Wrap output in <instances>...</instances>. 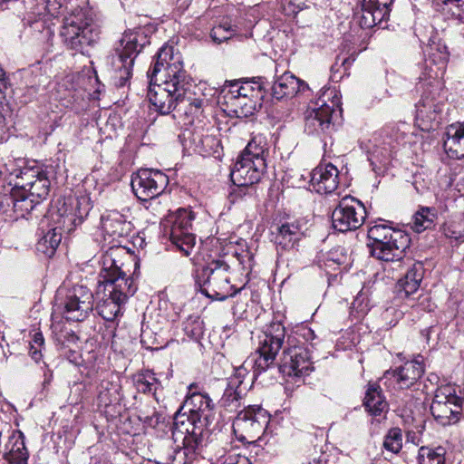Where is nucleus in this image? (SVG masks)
<instances>
[{
    "instance_id": "nucleus-1",
    "label": "nucleus",
    "mask_w": 464,
    "mask_h": 464,
    "mask_svg": "<svg viewBox=\"0 0 464 464\" xmlns=\"http://www.w3.org/2000/svg\"><path fill=\"white\" fill-rule=\"evenodd\" d=\"M150 87L148 99L161 114L175 110L184 114L188 121L198 113L206 102L202 89L186 82V71L179 53H174L173 46L164 45L157 53L156 61L148 72Z\"/></svg>"
},
{
    "instance_id": "nucleus-2",
    "label": "nucleus",
    "mask_w": 464,
    "mask_h": 464,
    "mask_svg": "<svg viewBox=\"0 0 464 464\" xmlns=\"http://www.w3.org/2000/svg\"><path fill=\"white\" fill-rule=\"evenodd\" d=\"M233 264L213 259L197 271L196 282L208 298L224 301L241 291L249 281L254 255L246 247L233 252Z\"/></svg>"
},
{
    "instance_id": "nucleus-3",
    "label": "nucleus",
    "mask_w": 464,
    "mask_h": 464,
    "mask_svg": "<svg viewBox=\"0 0 464 464\" xmlns=\"http://www.w3.org/2000/svg\"><path fill=\"white\" fill-rule=\"evenodd\" d=\"M126 256L121 247H111L101 259L99 287L103 285V296L99 300L96 310L108 322L122 315L128 299L137 291L132 276L123 270L121 257Z\"/></svg>"
},
{
    "instance_id": "nucleus-4",
    "label": "nucleus",
    "mask_w": 464,
    "mask_h": 464,
    "mask_svg": "<svg viewBox=\"0 0 464 464\" xmlns=\"http://www.w3.org/2000/svg\"><path fill=\"white\" fill-rule=\"evenodd\" d=\"M60 16L63 19L59 36L68 49L83 53L99 41L100 27L89 11L74 6L68 0V9Z\"/></svg>"
},
{
    "instance_id": "nucleus-5",
    "label": "nucleus",
    "mask_w": 464,
    "mask_h": 464,
    "mask_svg": "<svg viewBox=\"0 0 464 464\" xmlns=\"http://www.w3.org/2000/svg\"><path fill=\"white\" fill-rule=\"evenodd\" d=\"M147 44V35L139 29L126 32L114 47L108 61L114 72L112 78L116 87L122 88L128 84L132 75L134 60Z\"/></svg>"
},
{
    "instance_id": "nucleus-6",
    "label": "nucleus",
    "mask_w": 464,
    "mask_h": 464,
    "mask_svg": "<svg viewBox=\"0 0 464 464\" xmlns=\"http://www.w3.org/2000/svg\"><path fill=\"white\" fill-rule=\"evenodd\" d=\"M368 238L367 246L371 256L384 262L401 260L411 242L409 235L404 231L382 224L371 227Z\"/></svg>"
},
{
    "instance_id": "nucleus-7",
    "label": "nucleus",
    "mask_w": 464,
    "mask_h": 464,
    "mask_svg": "<svg viewBox=\"0 0 464 464\" xmlns=\"http://www.w3.org/2000/svg\"><path fill=\"white\" fill-rule=\"evenodd\" d=\"M422 94L416 104L415 121L423 131L436 130L441 121L446 92L443 82H422Z\"/></svg>"
},
{
    "instance_id": "nucleus-8",
    "label": "nucleus",
    "mask_w": 464,
    "mask_h": 464,
    "mask_svg": "<svg viewBox=\"0 0 464 464\" xmlns=\"http://www.w3.org/2000/svg\"><path fill=\"white\" fill-rule=\"evenodd\" d=\"M463 408L462 390L455 384L447 383L436 389L430 411L438 424L450 426L463 418Z\"/></svg>"
},
{
    "instance_id": "nucleus-9",
    "label": "nucleus",
    "mask_w": 464,
    "mask_h": 464,
    "mask_svg": "<svg viewBox=\"0 0 464 464\" xmlns=\"http://www.w3.org/2000/svg\"><path fill=\"white\" fill-rule=\"evenodd\" d=\"M55 306L67 321L82 322L93 310L92 292L82 285L61 286L56 293Z\"/></svg>"
},
{
    "instance_id": "nucleus-10",
    "label": "nucleus",
    "mask_w": 464,
    "mask_h": 464,
    "mask_svg": "<svg viewBox=\"0 0 464 464\" xmlns=\"http://www.w3.org/2000/svg\"><path fill=\"white\" fill-rule=\"evenodd\" d=\"M189 415L187 421H181L180 428L185 431H195L208 438L207 427L212 422L215 415V404L206 392H201L197 384L188 386V396L185 401Z\"/></svg>"
},
{
    "instance_id": "nucleus-11",
    "label": "nucleus",
    "mask_w": 464,
    "mask_h": 464,
    "mask_svg": "<svg viewBox=\"0 0 464 464\" xmlns=\"http://www.w3.org/2000/svg\"><path fill=\"white\" fill-rule=\"evenodd\" d=\"M285 332V326L276 322L271 324L258 336L256 357L251 360L254 377L256 378L266 371L278 370L279 365L276 363V357L283 346Z\"/></svg>"
},
{
    "instance_id": "nucleus-12",
    "label": "nucleus",
    "mask_w": 464,
    "mask_h": 464,
    "mask_svg": "<svg viewBox=\"0 0 464 464\" xmlns=\"http://www.w3.org/2000/svg\"><path fill=\"white\" fill-rule=\"evenodd\" d=\"M195 214L187 208H179L169 214L163 222L164 234L171 244L184 256H188L196 245V236L192 232Z\"/></svg>"
},
{
    "instance_id": "nucleus-13",
    "label": "nucleus",
    "mask_w": 464,
    "mask_h": 464,
    "mask_svg": "<svg viewBox=\"0 0 464 464\" xmlns=\"http://www.w3.org/2000/svg\"><path fill=\"white\" fill-rule=\"evenodd\" d=\"M324 98H332V104L322 100V104L315 109L308 110L304 118V131L309 135H329L334 128L333 118L339 108L340 100L336 91L328 89L323 93Z\"/></svg>"
},
{
    "instance_id": "nucleus-14",
    "label": "nucleus",
    "mask_w": 464,
    "mask_h": 464,
    "mask_svg": "<svg viewBox=\"0 0 464 464\" xmlns=\"http://www.w3.org/2000/svg\"><path fill=\"white\" fill-rule=\"evenodd\" d=\"M366 210L363 204L352 197L340 200L332 213L333 227L339 232L358 229L364 222Z\"/></svg>"
},
{
    "instance_id": "nucleus-15",
    "label": "nucleus",
    "mask_w": 464,
    "mask_h": 464,
    "mask_svg": "<svg viewBox=\"0 0 464 464\" xmlns=\"http://www.w3.org/2000/svg\"><path fill=\"white\" fill-rule=\"evenodd\" d=\"M313 370L308 346L304 343H289L283 351L278 372L288 377L300 379L308 375Z\"/></svg>"
},
{
    "instance_id": "nucleus-16",
    "label": "nucleus",
    "mask_w": 464,
    "mask_h": 464,
    "mask_svg": "<svg viewBox=\"0 0 464 464\" xmlns=\"http://www.w3.org/2000/svg\"><path fill=\"white\" fill-rule=\"evenodd\" d=\"M44 4L46 14L32 21L30 28L35 41L49 48L53 45L55 34L54 24L51 22V17L57 18L60 14H64L68 9V0H44Z\"/></svg>"
},
{
    "instance_id": "nucleus-17",
    "label": "nucleus",
    "mask_w": 464,
    "mask_h": 464,
    "mask_svg": "<svg viewBox=\"0 0 464 464\" xmlns=\"http://www.w3.org/2000/svg\"><path fill=\"white\" fill-rule=\"evenodd\" d=\"M169 184V178L162 171L141 169L131 177L130 186L135 196L147 201L160 196Z\"/></svg>"
},
{
    "instance_id": "nucleus-18",
    "label": "nucleus",
    "mask_w": 464,
    "mask_h": 464,
    "mask_svg": "<svg viewBox=\"0 0 464 464\" xmlns=\"http://www.w3.org/2000/svg\"><path fill=\"white\" fill-rule=\"evenodd\" d=\"M424 372L423 358L418 355L399 368L386 371L379 382L389 389H409L420 379Z\"/></svg>"
},
{
    "instance_id": "nucleus-19",
    "label": "nucleus",
    "mask_w": 464,
    "mask_h": 464,
    "mask_svg": "<svg viewBox=\"0 0 464 464\" xmlns=\"http://www.w3.org/2000/svg\"><path fill=\"white\" fill-rule=\"evenodd\" d=\"M449 61V52L444 44L431 39L424 49V71L421 82H442Z\"/></svg>"
},
{
    "instance_id": "nucleus-20",
    "label": "nucleus",
    "mask_w": 464,
    "mask_h": 464,
    "mask_svg": "<svg viewBox=\"0 0 464 464\" xmlns=\"http://www.w3.org/2000/svg\"><path fill=\"white\" fill-rule=\"evenodd\" d=\"M269 421L270 414L266 410L249 405L238 412L233 426L245 432L248 438L256 439L265 433Z\"/></svg>"
},
{
    "instance_id": "nucleus-21",
    "label": "nucleus",
    "mask_w": 464,
    "mask_h": 464,
    "mask_svg": "<svg viewBox=\"0 0 464 464\" xmlns=\"http://www.w3.org/2000/svg\"><path fill=\"white\" fill-rule=\"evenodd\" d=\"M394 0H360L353 17L362 28H372L387 21Z\"/></svg>"
},
{
    "instance_id": "nucleus-22",
    "label": "nucleus",
    "mask_w": 464,
    "mask_h": 464,
    "mask_svg": "<svg viewBox=\"0 0 464 464\" xmlns=\"http://www.w3.org/2000/svg\"><path fill=\"white\" fill-rule=\"evenodd\" d=\"M247 370L245 366L238 367L227 380V388L219 401L220 405L228 411H237L242 405V401L250 388L246 382Z\"/></svg>"
},
{
    "instance_id": "nucleus-23",
    "label": "nucleus",
    "mask_w": 464,
    "mask_h": 464,
    "mask_svg": "<svg viewBox=\"0 0 464 464\" xmlns=\"http://www.w3.org/2000/svg\"><path fill=\"white\" fill-rule=\"evenodd\" d=\"M184 434L182 439L183 446L174 449L169 455L168 462L165 464H191L199 453L201 448L206 445L207 439L204 435L197 434L193 431H185L184 429L178 427L175 434Z\"/></svg>"
},
{
    "instance_id": "nucleus-24",
    "label": "nucleus",
    "mask_w": 464,
    "mask_h": 464,
    "mask_svg": "<svg viewBox=\"0 0 464 464\" xmlns=\"http://www.w3.org/2000/svg\"><path fill=\"white\" fill-rule=\"evenodd\" d=\"M266 168V163L238 156L230 172L231 181L237 187H250L257 183Z\"/></svg>"
},
{
    "instance_id": "nucleus-25",
    "label": "nucleus",
    "mask_w": 464,
    "mask_h": 464,
    "mask_svg": "<svg viewBox=\"0 0 464 464\" xmlns=\"http://www.w3.org/2000/svg\"><path fill=\"white\" fill-rule=\"evenodd\" d=\"M102 227L104 232L105 239L111 238V243H113L112 247H121L125 250L121 246V238L129 236L132 229V225L127 218L117 210H110L102 216ZM111 246L108 249L110 250ZM123 257L128 256V253ZM123 262V260H121Z\"/></svg>"
},
{
    "instance_id": "nucleus-26",
    "label": "nucleus",
    "mask_w": 464,
    "mask_h": 464,
    "mask_svg": "<svg viewBox=\"0 0 464 464\" xmlns=\"http://www.w3.org/2000/svg\"><path fill=\"white\" fill-rule=\"evenodd\" d=\"M339 171L332 163L320 164L311 172V185L319 194L334 192L339 184Z\"/></svg>"
},
{
    "instance_id": "nucleus-27",
    "label": "nucleus",
    "mask_w": 464,
    "mask_h": 464,
    "mask_svg": "<svg viewBox=\"0 0 464 464\" xmlns=\"http://www.w3.org/2000/svg\"><path fill=\"white\" fill-rule=\"evenodd\" d=\"M70 205L72 208L70 213H66V210L62 213L60 209L56 214L52 213V218L54 219L53 216L56 215L58 218L57 222L62 224L63 229H67L68 231L71 230V226H76L82 223L92 208L90 198L87 196L72 199Z\"/></svg>"
},
{
    "instance_id": "nucleus-28",
    "label": "nucleus",
    "mask_w": 464,
    "mask_h": 464,
    "mask_svg": "<svg viewBox=\"0 0 464 464\" xmlns=\"http://www.w3.org/2000/svg\"><path fill=\"white\" fill-rule=\"evenodd\" d=\"M443 147L450 158H464V122L453 123L447 127Z\"/></svg>"
},
{
    "instance_id": "nucleus-29",
    "label": "nucleus",
    "mask_w": 464,
    "mask_h": 464,
    "mask_svg": "<svg viewBox=\"0 0 464 464\" xmlns=\"http://www.w3.org/2000/svg\"><path fill=\"white\" fill-rule=\"evenodd\" d=\"M304 233L298 222L284 223L276 227L275 243L278 249L289 251L295 249Z\"/></svg>"
},
{
    "instance_id": "nucleus-30",
    "label": "nucleus",
    "mask_w": 464,
    "mask_h": 464,
    "mask_svg": "<svg viewBox=\"0 0 464 464\" xmlns=\"http://www.w3.org/2000/svg\"><path fill=\"white\" fill-rule=\"evenodd\" d=\"M305 87L304 82L291 72H285L275 80L272 86V94L277 100L292 98L298 92L304 90Z\"/></svg>"
},
{
    "instance_id": "nucleus-31",
    "label": "nucleus",
    "mask_w": 464,
    "mask_h": 464,
    "mask_svg": "<svg viewBox=\"0 0 464 464\" xmlns=\"http://www.w3.org/2000/svg\"><path fill=\"white\" fill-rule=\"evenodd\" d=\"M45 220H42L39 239L36 243V250L45 256L51 257L54 255L62 240V224L54 227H44Z\"/></svg>"
},
{
    "instance_id": "nucleus-32",
    "label": "nucleus",
    "mask_w": 464,
    "mask_h": 464,
    "mask_svg": "<svg viewBox=\"0 0 464 464\" xmlns=\"http://www.w3.org/2000/svg\"><path fill=\"white\" fill-rule=\"evenodd\" d=\"M424 272V266L421 262L411 263L405 275L398 280L399 292L403 293L406 297L415 294L420 286Z\"/></svg>"
},
{
    "instance_id": "nucleus-33",
    "label": "nucleus",
    "mask_w": 464,
    "mask_h": 464,
    "mask_svg": "<svg viewBox=\"0 0 464 464\" xmlns=\"http://www.w3.org/2000/svg\"><path fill=\"white\" fill-rule=\"evenodd\" d=\"M363 405L366 411L372 416L381 417L386 413L389 404L382 394L381 386L376 383L369 384L365 393Z\"/></svg>"
},
{
    "instance_id": "nucleus-34",
    "label": "nucleus",
    "mask_w": 464,
    "mask_h": 464,
    "mask_svg": "<svg viewBox=\"0 0 464 464\" xmlns=\"http://www.w3.org/2000/svg\"><path fill=\"white\" fill-rule=\"evenodd\" d=\"M409 134V125L405 122L398 123L394 126L388 127L385 130V140L383 148L392 156L398 148L406 142Z\"/></svg>"
},
{
    "instance_id": "nucleus-35",
    "label": "nucleus",
    "mask_w": 464,
    "mask_h": 464,
    "mask_svg": "<svg viewBox=\"0 0 464 464\" xmlns=\"http://www.w3.org/2000/svg\"><path fill=\"white\" fill-rule=\"evenodd\" d=\"M121 399V386L119 381L103 380L101 382L98 395L100 406L116 405L120 403Z\"/></svg>"
},
{
    "instance_id": "nucleus-36",
    "label": "nucleus",
    "mask_w": 464,
    "mask_h": 464,
    "mask_svg": "<svg viewBox=\"0 0 464 464\" xmlns=\"http://www.w3.org/2000/svg\"><path fill=\"white\" fill-rule=\"evenodd\" d=\"M6 453L17 464L25 463L28 459V451L24 444V436L19 430L13 431L8 442L5 444Z\"/></svg>"
},
{
    "instance_id": "nucleus-37",
    "label": "nucleus",
    "mask_w": 464,
    "mask_h": 464,
    "mask_svg": "<svg viewBox=\"0 0 464 464\" xmlns=\"http://www.w3.org/2000/svg\"><path fill=\"white\" fill-rule=\"evenodd\" d=\"M268 148L266 139L259 135L254 137L246 145L245 150L239 155L245 158H250L252 160H257L266 162V155L267 154Z\"/></svg>"
},
{
    "instance_id": "nucleus-38",
    "label": "nucleus",
    "mask_w": 464,
    "mask_h": 464,
    "mask_svg": "<svg viewBox=\"0 0 464 464\" xmlns=\"http://www.w3.org/2000/svg\"><path fill=\"white\" fill-rule=\"evenodd\" d=\"M446 449L442 446L420 447L418 454L419 464H446Z\"/></svg>"
},
{
    "instance_id": "nucleus-39",
    "label": "nucleus",
    "mask_w": 464,
    "mask_h": 464,
    "mask_svg": "<svg viewBox=\"0 0 464 464\" xmlns=\"http://www.w3.org/2000/svg\"><path fill=\"white\" fill-rule=\"evenodd\" d=\"M133 382L137 391L142 393L155 394L160 385L155 374L149 370L136 373L133 376Z\"/></svg>"
},
{
    "instance_id": "nucleus-40",
    "label": "nucleus",
    "mask_w": 464,
    "mask_h": 464,
    "mask_svg": "<svg viewBox=\"0 0 464 464\" xmlns=\"http://www.w3.org/2000/svg\"><path fill=\"white\" fill-rule=\"evenodd\" d=\"M435 218L436 214L433 209L421 208L413 216L411 227L415 232L420 233L430 228L433 225Z\"/></svg>"
},
{
    "instance_id": "nucleus-41",
    "label": "nucleus",
    "mask_w": 464,
    "mask_h": 464,
    "mask_svg": "<svg viewBox=\"0 0 464 464\" xmlns=\"http://www.w3.org/2000/svg\"><path fill=\"white\" fill-rule=\"evenodd\" d=\"M39 203V201H36V199L30 195L23 194L13 198V209L17 218H25Z\"/></svg>"
},
{
    "instance_id": "nucleus-42",
    "label": "nucleus",
    "mask_w": 464,
    "mask_h": 464,
    "mask_svg": "<svg viewBox=\"0 0 464 464\" xmlns=\"http://www.w3.org/2000/svg\"><path fill=\"white\" fill-rule=\"evenodd\" d=\"M49 188L50 181L46 174L43 171L37 179H34V182H31V186L27 191L28 195L35 198L36 201L41 202L49 194Z\"/></svg>"
},
{
    "instance_id": "nucleus-43",
    "label": "nucleus",
    "mask_w": 464,
    "mask_h": 464,
    "mask_svg": "<svg viewBox=\"0 0 464 464\" xmlns=\"http://www.w3.org/2000/svg\"><path fill=\"white\" fill-rule=\"evenodd\" d=\"M231 106L234 107V112L238 116H247L256 110V102L253 98L227 96Z\"/></svg>"
},
{
    "instance_id": "nucleus-44",
    "label": "nucleus",
    "mask_w": 464,
    "mask_h": 464,
    "mask_svg": "<svg viewBox=\"0 0 464 464\" xmlns=\"http://www.w3.org/2000/svg\"><path fill=\"white\" fill-rule=\"evenodd\" d=\"M254 84L255 83L249 82H234L230 85L228 95H232L233 97H247L255 99L258 95L260 86H254Z\"/></svg>"
},
{
    "instance_id": "nucleus-45",
    "label": "nucleus",
    "mask_w": 464,
    "mask_h": 464,
    "mask_svg": "<svg viewBox=\"0 0 464 464\" xmlns=\"http://www.w3.org/2000/svg\"><path fill=\"white\" fill-rule=\"evenodd\" d=\"M235 33L236 29L232 26L231 23L227 19H223L212 28L210 36L215 43L221 44L230 39Z\"/></svg>"
},
{
    "instance_id": "nucleus-46",
    "label": "nucleus",
    "mask_w": 464,
    "mask_h": 464,
    "mask_svg": "<svg viewBox=\"0 0 464 464\" xmlns=\"http://www.w3.org/2000/svg\"><path fill=\"white\" fill-rule=\"evenodd\" d=\"M443 233L447 237L460 239L464 237V213L445 223Z\"/></svg>"
},
{
    "instance_id": "nucleus-47",
    "label": "nucleus",
    "mask_w": 464,
    "mask_h": 464,
    "mask_svg": "<svg viewBox=\"0 0 464 464\" xmlns=\"http://www.w3.org/2000/svg\"><path fill=\"white\" fill-rule=\"evenodd\" d=\"M383 448L392 453H399L402 448V432L400 428H392L384 437Z\"/></svg>"
},
{
    "instance_id": "nucleus-48",
    "label": "nucleus",
    "mask_w": 464,
    "mask_h": 464,
    "mask_svg": "<svg viewBox=\"0 0 464 464\" xmlns=\"http://www.w3.org/2000/svg\"><path fill=\"white\" fill-rule=\"evenodd\" d=\"M43 171L38 167H23L15 174L16 178L20 180L17 184L22 187L24 190L30 188L31 182L37 179Z\"/></svg>"
},
{
    "instance_id": "nucleus-49",
    "label": "nucleus",
    "mask_w": 464,
    "mask_h": 464,
    "mask_svg": "<svg viewBox=\"0 0 464 464\" xmlns=\"http://www.w3.org/2000/svg\"><path fill=\"white\" fill-rule=\"evenodd\" d=\"M436 2L438 5H442L444 12L464 22V0H436Z\"/></svg>"
},
{
    "instance_id": "nucleus-50",
    "label": "nucleus",
    "mask_w": 464,
    "mask_h": 464,
    "mask_svg": "<svg viewBox=\"0 0 464 464\" xmlns=\"http://www.w3.org/2000/svg\"><path fill=\"white\" fill-rule=\"evenodd\" d=\"M424 430L425 423L423 421H420L419 423L415 424L413 429L408 430L406 431L407 442H411L415 446L420 445Z\"/></svg>"
},
{
    "instance_id": "nucleus-51",
    "label": "nucleus",
    "mask_w": 464,
    "mask_h": 464,
    "mask_svg": "<svg viewBox=\"0 0 464 464\" xmlns=\"http://www.w3.org/2000/svg\"><path fill=\"white\" fill-rule=\"evenodd\" d=\"M220 461V464H251L246 456L235 452H228L224 455Z\"/></svg>"
},
{
    "instance_id": "nucleus-52",
    "label": "nucleus",
    "mask_w": 464,
    "mask_h": 464,
    "mask_svg": "<svg viewBox=\"0 0 464 464\" xmlns=\"http://www.w3.org/2000/svg\"><path fill=\"white\" fill-rule=\"evenodd\" d=\"M348 64H349V60L348 58H337V61L335 62V63L332 66V71H336L338 72L340 70L341 67H343V72H346L347 68H348Z\"/></svg>"
},
{
    "instance_id": "nucleus-53",
    "label": "nucleus",
    "mask_w": 464,
    "mask_h": 464,
    "mask_svg": "<svg viewBox=\"0 0 464 464\" xmlns=\"http://www.w3.org/2000/svg\"><path fill=\"white\" fill-rule=\"evenodd\" d=\"M44 345V338L42 334V333H35L33 337V341L30 343V346H33V348L39 347L43 348Z\"/></svg>"
},
{
    "instance_id": "nucleus-54",
    "label": "nucleus",
    "mask_w": 464,
    "mask_h": 464,
    "mask_svg": "<svg viewBox=\"0 0 464 464\" xmlns=\"http://www.w3.org/2000/svg\"><path fill=\"white\" fill-rule=\"evenodd\" d=\"M29 353H30L32 359L35 362H39L41 361L42 357H43L42 348H39V347H36V346H35V348H33V346H30Z\"/></svg>"
},
{
    "instance_id": "nucleus-55",
    "label": "nucleus",
    "mask_w": 464,
    "mask_h": 464,
    "mask_svg": "<svg viewBox=\"0 0 464 464\" xmlns=\"http://www.w3.org/2000/svg\"><path fill=\"white\" fill-rule=\"evenodd\" d=\"M8 78L4 69L0 66V92H4L7 89Z\"/></svg>"
},
{
    "instance_id": "nucleus-56",
    "label": "nucleus",
    "mask_w": 464,
    "mask_h": 464,
    "mask_svg": "<svg viewBox=\"0 0 464 464\" xmlns=\"http://www.w3.org/2000/svg\"><path fill=\"white\" fill-rule=\"evenodd\" d=\"M411 185L418 194H423L428 189L423 181L418 180L417 179L412 182Z\"/></svg>"
},
{
    "instance_id": "nucleus-57",
    "label": "nucleus",
    "mask_w": 464,
    "mask_h": 464,
    "mask_svg": "<svg viewBox=\"0 0 464 464\" xmlns=\"http://www.w3.org/2000/svg\"><path fill=\"white\" fill-rule=\"evenodd\" d=\"M203 145H210L211 147L216 144L218 145L219 141L212 136H206L202 139Z\"/></svg>"
},
{
    "instance_id": "nucleus-58",
    "label": "nucleus",
    "mask_w": 464,
    "mask_h": 464,
    "mask_svg": "<svg viewBox=\"0 0 464 464\" xmlns=\"http://www.w3.org/2000/svg\"><path fill=\"white\" fill-rule=\"evenodd\" d=\"M303 336L306 341L314 340L315 337L314 331L311 329H306L303 334Z\"/></svg>"
},
{
    "instance_id": "nucleus-59",
    "label": "nucleus",
    "mask_w": 464,
    "mask_h": 464,
    "mask_svg": "<svg viewBox=\"0 0 464 464\" xmlns=\"http://www.w3.org/2000/svg\"><path fill=\"white\" fill-rule=\"evenodd\" d=\"M388 94V91L387 90H383L382 92H381L380 93H378V95H375L374 98L377 100V101H382V99H384Z\"/></svg>"
},
{
    "instance_id": "nucleus-60",
    "label": "nucleus",
    "mask_w": 464,
    "mask_h": 464,
    "mask_svg": "<svg viewBox=\"0 0 464 464\" xmlns=\"http://www.w3.org/2000/svg\"><path fill=\"white\" fill-rule=\"evenodd\" d=\"M52 380V373L50 371H47L44 372V383L46 384V383H50Z\"/></svg>"
},
{
    "instance_id": "nucleus-61",
    "label": "nucleus",
    "mask_w": 464,
    "mask_h": 464,
    "mask_svg": "<svg viewBox=\"0 0 464 464\" xmlns=\"http://www.w3.org/2000/svg\"><path fill=\"white\" fill-rule=\"evenodd\" d=\"M5 181V174L2 170H0V188L4 187Z\"/></svg>"
},
{
    "instance_id": "nucleus-62",
    "label": "nucleus",
    "mask_w": 464,
    "mask_h": 464,
    "mask_svg": "<svg viewBox=\"0 0 464 464\" xmlns=\"http://www.w3.org/2000/svg\"><path fill=\"white\" fill-rule=\"evenodd\" d=\"M359 301V297H356V299L354 300V302L353 303V307H355L357 302Z\"/></svg>"
},
{
    "instance_id": "nucleus-63",
    "label": "nucleus",
    "mask_w": 464,
    "mask_h": 464,
    "mask_svg": "<svg viewBox=\"0 0 464 464\" xmlns=\"http://www.w3.org/2000/svg\"><path fill=\"white\" fill-rule=\"evenodd\" d=\"M361 313H362V314H364V313H365V308H362V309H361Z\"/></svg>"
}]
</instances>
